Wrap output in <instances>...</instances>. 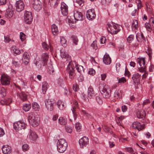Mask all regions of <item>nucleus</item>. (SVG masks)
I'll list each match as a JSON object with an SVG mask.
<instances>
[{
    "mask_svg": "<svg viewBox=\"0 0 154 154\" xmlns=\"http://www.w3.org/2000/svg\"><path fill=\"white\" fill-rule=\"evenodd\" d=\"M137 115L138 118H144L146 116L145 112L143 110L137 111Z\"/></svg>",
    "mask_w": 154,
    "mask_h": 154,
    "instance_id": "nucleus-25",
    "label": "nucleus"
},
{
    "mask_svg": "<svg viewBox=\"0 0 154 154\" xmlns=\"http://www.w3.org/2000/svg\"><path fill=\"white\" fill-rule=\"evenodd\" d=\"M15 6L16 11L18 12H20L24 9V3L21 0L18 1L16 2Z\"/></svg>",
    "mask_w": 154,
    "mask_h": 154,
    "instance_id": "nucleus-10",
    "label": "nucleus"
},
{
    "mask_svg": "<svg viewBox=\"0 0 154 154\" xmlns=\"http://www.w3.org/2000/svg\"><path fill=\"white\" fill-rule=\"evenodd\" d=\"M23 63L25 65H27L29 62V55L27 52L25 53L22 58Z\"/></svg>",
    "mask_w": 154,
    "mask_h": 154,
    "instance_id": "nucleus-21",
    "label": "nucleus"
},
{
    "mask_svg": "<svg viewBox=\"0 0 154 154\" xmlns=\"http://www.w3.org/2000/svg\"><path fill=\"white\" fill-rule=\"evenodd\" d=\"M132 27L134 28L135 29H137L138 27V23L137 20H135L133 21L132 23Z\"/></svg>",
    "mask_w": 154,
    "mask_h": 154,
    "instance_id": "nucleus-43",
    "label": "nucleus"
},
{
    "mask_svg": "<svg viewBox=\"0 0 154 154\" xmlns=\"http://www.w3.org/2000/svg\"><path fill=\"white\" fill-rule=\"evenodd\" d=\"M17 96H19L20 98L23 101L26 100L27 98V95L23 92L21 93H18Z\"/></svg>",
    "mask_w": 154,
    "mask_h": 154,
    "instance_id": "nucleus-34",
    "label": "nucleus"
},
{
    "mask_svg": "<svg viewBox=\"0 0 154 154\" xmlns=\"http://www.w3.org/2000/svg\"><path fill=\"white\" fill-rule=\"evenodd\" d=\"M77 102L76 101H74L73 102V105L71 110L72 111V113L73 115L74 119L75 120L76 119L77 114L76 111L75 109L76 108H79V106L78 105Z\"/></svg>",
    "mask_w": 154,
    "mask_h": 154,
    "instance_id": "nucleus-16",
    "label": "nucleus"
},
{
    "mask_svg": "<svg viewBox=\"0 0 154 154\" xmlns=\"http://www.w3.org/2000/svg\"><path fill=\"white\" fill-rule=\"evenodd\" d=\"M88 143V137L84 136L80 139L79 143L81 147L83 148L87 145Z\"/></svg>",
    "mask_w": 154,
    "mask_h": 154,
    "instance_id": "nucleus-14",
    "label": "nucleus"
},
{
    "mask_svg": "<svg viewBox=\"0 0 154 154\" xmlns=\"http://www.w3.org/2000/svg\"><path fill=\"white\" fill-rule=\"evenodd\" d=\"M25 35L22 32H20V38L21 41H22L24 40L25 38Z\"/></svg>",
    "mask_w": 154,
    "mask_h": 154,
    "instance_id": "nucleus-53",
    "label": "nucleus"
},
{
    "mask_svg": "<svg viewBox=\"0 0 154 154\" xmlns=\"http://www.w3.org/2000/svg\"><path fill=\"white\" fill-rule=\"evenodd\" d=\"M141 75L138 73H136L133 75L132 79L134 83H136L139 82Z\"/></svg>",
    "mask_w": 154,
    "mask_h": 154,
    "instance_id": "nucleus-24",
    "label": "nucleus"
},
{
    "mask_svg": "<svg viewBox=\"0 0 154 154\" xmlns=\"http://www.w3.org/2000/svg\"><path fill=\"white\" fill-rule=\"evenodd\" d=\"M48 57L47 53L42 54L41 60L36 59L34 60V63L38 69H40L42 67L47 65Z\"/></svg>",
    "mask_w": 154,
    "mask_h": 154,
    "instance_id": "nucleus-2",
    "label": "nucleus"
},
{
    "mask_svg": "<svg viewBox=\"0 0 154 154\" xmlns=\"http://www.w3.org/2000/svg\"><path fill=\"white\" fill-rule=\"evenodd\" d=\"M45 104L47 110L51 111L54 109V103L49 99H46L45 101Z\"/></svg>",
    "mask_w": 154,
    "mask_h": 154,
    "instance_id": "nucleus-11",
    "label": "nucleus"
},
{
    "mask_svg": "<svg viewBox=\"0 0 154 154\" xmlns=\"http://www.w3.org/2000/svg\"><path fill=\"white\" fill-rule=\"evenodd\" d=\"M43 48L46 50H47L50 48L49 46L46 42H44L42 43Z\"/></svg>",
    "mask_w": 154,
    "mask_h": 154,
    "instance_id": "nucleus-49",
    "label": "nucleus"
},
{
    "mask_svg": "<svg viewBox=\"0 0 154 154\" xmlns=\"http://www.w3.org/2000/svg\"><path fill=\"white\" fill-rule=\"evenodd\" d=\"M87 17L90 20H92L96 16V14L93 10L90 9L88 10L86 14Z\"/></svg>",
    "mask_w": 154,
    "mask_h": 154,
    "instance_id": "nucleus-18",
    "label": "nucleus"
},
{
    "mask_svg": "<svg viewBox=\"0 0 154 154\" xmlns=\"http://www.w3.org/2000/svg\"><path fill=\"white\" fill-rule=\"evenodd\" d=\"M14 14L13 10L12 9L8 8L7 11L6 13V15L9 18L11 17Z\"/></svg>",
    "mask_w": 154,
    "mask_h": 154,
    "instance_id": "nucleus-32",
    "label": "nucleus"
},
{
    "mask_svg": "<svg viewBox=\"0 0 154 154\" xmlns=\"http://www.w3.org/2000/svg\"><path fill=\"white\" fill-rule=\"evenodd\" d=\"M78 81L79 82H82L84 80V77L82 74H80L79 77L78 78Z\"/></svg>",
    "mask_w": 154,
    "mask_h": 154,
    "instance_id": "nucleus-55",
    "label": "nucleus"
},
{
    "mask_svg": "<svg viewBox=\"0 0 154 154\" xmlns=\"http://www.w3.org/2000/svg\"><path fill=\"white\" fill-rule=\"evenodd\" d=\"M32 6L36 11H38L42 8V4L39 0H33L32 2Z\"/></svg>",
    "mask_w": 154,
    "mask_h": 154,
    "instance_id": "nucleus-9",
    "label": "nucleus"
},
{
    "mask_svg": "<svg viewBox=\"0 0 154 154\" xmlns=\"http://www.w3.org/2000/svg\"><path fill=\"white\" fill-rule=\"evenodd\" d=\"M26 125L24 122H17L14 124V128L16 131L18 132L22 129H24Z\"/></svg>",
    "mask_w": 154,
    "mask_h": 154,
    "instance_id": "nucleus-7",
    "label": "nucleus"
},
{
    "mask_svg": "<svg viewBox=\"0 0 154 154\" xmlns=\"http://www.w3.org/2000/svg\"><path fill=\"white\" fill-rule=\"evenodd\" d=\"M28 120L29 124L34 127H36L39 125L40 121L38 116L33 113L29 114Z\"/></svg>",
    "mask_w": 154,
    "mask_h": 154,
    "instance_id": "nucleus-3",
    "label": "nucleus"
},
{
    "mask_svg": "<svg viewBox=\"0 0 154 154\" xmlns=\"http://www.w3.org/2000/svg\"><path fill=\"white\" fill-rule=\"evenodd\" d=\"M96 44L94 42H93L91 45V46L94 49H96L97 48Z\"/></svg>",
    "mask_w": 154,
    "mask_h": 154,
    "instance_id": "nucleus-59",
    "label": "nucleus"
},
{
    "mask_svg": "<svg viewBox=\"0 0 154 154\" xmlns=\"http://www.w3.org/2000/svg\"><path fill=\"white\" fill-rule=\"evenodd\" d=\"M94 96V90L91 87L88 88V97L90 98H93Z\"/></svg>",
    "mask_w": 154,
    "mask_h": 154,
    "instance_id": "nucleus-27",
    "label": "nucleus"
},
{
    "mask_svg": "<svg viewBox=\"0 0 154 154\" xmlns=\"http://www.w3.org/2000/svg\"><path fill=\"white\" fill-rule=\"evenodd\" d=\"M29 148L28 145L26 144H24L22 146V149L23 151H27L29 149Z\"/></svg>",
    "mask_w": 154,
    "mask_h": 154,
    "instance_id": "nucleus-48",
    "label": "nucleus"
},
{
    "mask_svg": "<svg viewBox=\"0 0 154 154\" xmlns=\"http://www.w3.org/2000/svg\"><path fill=\"white\" fill-rule=\"evenodd\" d=\"M61 11L63 15L66 16L68 14V7L64 2H62L61 3Z\"/></svg>",
    "mask_w": 154,
    "mask_h": 154,
    "instance_id": "nucleus-12",
    "label": "nucleus"
},
{
    "mask_svg": "<svg viewBox=\"0 0 154 154\" xmlns=\"http://www.w3.org/2000/svg\"><path fill=\"white\" fill-rule=\"evenodd\" d=\"M60 42L61 45L65 47L66 45V40L63 37H61L60 38Z\"/></svg>",
    "mask_w": 154,
    "mask_h": 154,
    "instance_id": "nucleus-41",
    "label": "nucleus"
},
{
    "mask_svg": "<svg viewBox=\"0 0 154 154\" xmlns=\"http://www.w3.org/2000/svg\"><path fill=\"white\" fill-rule=\"evenodd\" d=\"M76 2L80 6L83 5L84 0H75Z\"/></svg>",
    "mask_w": 154,
    "mask_h": 154,
    "instance_id": "nucleus-54",
    "label": "nucleus"
},
{
    "mask_svg": "<svg viewBox=\"0 0 154 154\" xmlns=\"http://www.w3.org/2000/svg\"><path fill=\"white\" fill-rule=\"evenodd\" d=\"M11 101L10 99H4L1 101V103L2 105H8L11 103Z\"/></svg>",
    "mask_w": 154,
    "mask_h": 154,
    "instance_id": "nucleus-37",
    "label": "nucleus"
},
{
    "mask_svg": "<svg viewBox=\"0 0 154 154\" xmlns=\"http://www.w3.org/2000/svg\"><path fill=\"white\" fill-rule=\"evenodd\" d=\"M99 90L104 98H108L110 95V90L108 88L107 86H103V85H100Z\"/></svg>",
    "mask_w": 154,
    "mask_h": 154,
    "instance_id": "nucleus-5",
    "label": "nucleus"
},
{
    "mask_svg": "<svg viewBox=\"0 0 154 154\" xmlns=\"http://www.w3.org/2000/svg\"><path fill=\"white\" fill-rule=\"evenodd\" d=\"M13 63L15 66L18 67L19 66L20 62L18 61H16L14 60L13 62Z\"/></svg>",
    "mask_w": 154,
    "mask_h": 154,
    "instance_id": "nucleus-57",
    "label": "nucleus"
},
{
    "mask_svg": "<svg viewBox=\"0 0 154 154\" xmlns=\"http://www.w3.org/2000/svg\"><path fill=\"white\" fill-rule=\"evenodd\" d=\"M96 99L99 104H101L102 103V100L99 96L96 97Z\"/></svg>",
    "mask_w": 154,
    "mask_h": 154,
    "instance_id": "nucleus-52",
    "label": "nucleus"
},
{
    "mask_svg": "<svg viewBox=\"0 0 154 154\" xmlns=\"http://www.w3.org/2000/svg\"><path fill=\"white\" fill-rule=\"evenodd\" d=\"M29 137L31 140L35 141L38 138V136L34 132L30 131Z\"/></svg>",
    "mask_w": 154,
    "mask_h": 154,
    "instance_id": "nucleus-23",
    "label": "nucleus"
},
{
    "mask_svg": "<svg viewBox=\"0 0 154 154\" xmlns=\"http://www.w3.org/2000/svg\"><path fill=\"white\" fill-rule=\"evenodd\" d=\"M58 122L61 125H65L66 123V120L63 117H60L58 119Z\"/></svg>",
    "mask_w": 154,
    "mask_h": 154,
    "instance_id": "nucleus-38",
    "label": "nucleus"
},
{
    "mask_svg": "<svg viewBox=\"0 0 154 154\" xmlns=\"http://www.w3.org/2000/svg\"><path fill=\"white\" fill-rule=\"evenodd\" d=\"M2 150L3 152L5 154L10 153L11 152V147L8 145L3 146L2 147Z\"/></svg>",
    "mask_w": 154,
    "mask_h": 154,
    "instance_id": "nucleus-22",
    "label": "nucleus"
},
{
    "mask_svg": "<svg viewBox=\"0 0 154 154\" xmlns=\"http://www.w3.org/2000/svg\"><path fill=\"white\" fill-rule=\"evenodd\" d=\"M51 30L53 34L55 35H57L58 32L57 26L55 24H53L51 26Z\"/></svg>",
    "mask_w": 154,
    "mask_h": 154,
    "instance_id": "nucleus-29",
    "label": "nucleus"
},
{
    "mask_svg": "<svg viewBox=\"0 0 154 154\" xmlns=\"http://www.w3.org/2000/svg\"><path fill=\"white\" fill-rule=\"evenodd\" d=\"M104 63L107 65L109 64L111 62V58L109 55L105 54L103 59Z\"/></svg>",
    "mask_w": 154,
    "mask_h": 154,
    "instance_id": "nucleus-26",
    "label": "nucleus"
},
{
    "mask_svg": "<svg viewBox=\"0 0 154 154\" xmlns=\"http://www.w3.org/2000/svg\"><path fill=\"white\" fill-rule=\"evenodd\" d=\"M11 50L12 52L14 54H19L20 53V51L18 48L15 46H13L11 48Z\"/></svg>",
    "mask_w": 154,
    "mask_h": 154,
    "instance_id": "nucleus-31",
    "label": "nucleus"
},
{
    "mask_svg": "<svg viewBox=\"0 0 154 154\" xmlns=\"http://www.w3.org/2000/svg\"><path fill=\"white\" fill-rule=\"evenodd\" d=\"M0 93L2 95V97H4L6 95V91L5 89L2 87L0 89Z\"/></svg>",
    "mask_w": 154,
    "mask_h": 154,
    "instance_id": "nucleus-46",
    "label": "nucleus"
},
{
    "mask_svg": "<svg viewBox=\"0 0 154 154\" xmlns=\"http://www.w3.org/2000/svg\"><path fill=\"white\" fill-rule=\"evenodd\" d=\"M134 38V36L133 35H130L127 38L128 42L130 43L133 40Z\"/></svg>",
    "mask_w": 154,
    "mask_h": 154,
    "instance_id": "nucleus-47",
    "label": "nucleus"
},
{
    "mask_svg": "<svg viewBox=\"0 0 154 154\" xmlns=\"http://www.w3.org/2000/svg\"><path fill=\"white\" fill-rule=\"evenodd\" d=\"M5 134L4 130L1 128H0V137L3 136Z\"/></svg>",
    "mask_w": 154,
    "mask_h": 154,
    "instance_id": "nucleus-64",
    "label": "nucleus"
},
{
    "mask_svg": "<svg viewBox=\"0 0 154 154\" xmlns=\"http://www.w3.org/2000/svg\"><path fill=\"white\" fill-rule=\"evenodd\" d=\"M83 115V116L85 117L86 119H89V118L92 119V117L85 110H82L81 111Z\"/></svg>",
    "mask_w": 154,
    "mask_h": 154,
    "instance_id": "nucleus-36",
    "label": "nucleus"
},
{
    "mask_svg": "<svg viewBox=\"0 0 154 154\" xmlns=\"http://www.w3.org/2000/svg\"><path fill=\"white\" fill-rule=\"evenodd\" d=\"M75 67L80 74H82L83 72V68L82 66L76 64L75 62L74 61L69 63L68 65L67 70L69 73V77L71 79H73L75 75L74 69Z\"/></svg>",
    "mask_w": 154,
    "mask_h": 154,
    "instance_id": "nucleus-1",
    "label": "nucleus"
},
{
    "mask_svg": "<svg viewBox=\"0 0 154 154\" xmlns=\"http://www.w3.org/2000/svg\"><path fill=\"white\" fill-rule=\"evenodd\" d=\"M106 38L104 37H102L100 39V43L101 44H104L105 43Z\"/></svg>",
    "mask_w": 154,
    "mask_h": 154,
    "instance_id": "nucleus-62",
    "label": "nucleus"
},
{
    "mask_svg": "<svg viewBox=\"0 0 154 154\" xmlns=\"http://www.w3.org/2000/svg\"><path fill=\"white\" fill-rule=\"evenodd\" d=\"M114 96L117 99L120 98L121 97V91L119 90H116L114 92Z\"/></svg>",
    "mask_w": 154,
    "mask_h": 154,
    "instance_id": "nucleus-39",
    "label": "nucleus"
},
{
    "mask_svg": "<svg viewBox=\"0 0 154 154\" xmlns=\"http://www.w3.org/2000/svg\"><path fill=\"white\" fill-rule=\"evenodd\" d=\"M136 38L137 41L139 42H141L145 39V37L142 33H138L136 35Z\"/></svg>",
    "mask_w": 154,
    "mask_h": 154,
    "instance_id": "nucleus-28",
    "label": "nucleus"
},
{
    "mask_svg": "<svg viewBox=\"0 0 154 154\" xmlns=\"http://www.w3.org/2000/svg\"><path fill=\"white\" fill-rule=\"evenodd\" d=\"M57 105L60 110H63L65 108L64 103L60 100L58 101L57 103Z\"/></svg>",
    "mask_w": 154,
    "mask_h": 154,
    "instance_id": "nucleus-35",
    "label": "nucleus"
},
{
    "mask_svg": "<svg viewBox=\"0 0 154 154\" xmlns=\"http://www.w3.org/2000/svg\"><path fill=\"white\" fill-rule=\"evenodd\" d=\"M61 56L63 59L66 60V61H67L66 63H68L69 64L71 62H72L71 60L70 57L65 52L63 51L61 52Z\"/></svg>",
    "mask_w": 154,
    "mask_h": 154,
    "instance_id": "nucleus-19",
    "label": "nucleus"
},
{
    "mask_svg": "<svg viewBox=\"0 0 154 154\" xmlns=\"http://www.w3.org/2000/svg\"><path fill=\"white\" fill-rule=\"evenodd\" d=\"M145 26L147 30L149 32L151 31V29L150 28V24L148 23H146L145 24Z\"/></svg>",
    "mask_w": 154,
    "mask_h": 154,
    "instance_id": "nucleus-51",
    "label": "nucleus"
},
{
    "mask_svg": "<svg viewBox=\"0 0 154 154\" xmlns=\"http://www.w3.org/2000/svg\"><path fill=\"white\" fill-rule=\"evenodd\" d=\"M75 127L77 131L79 132L80 131L82 126L80 123L79 122L76 123L75 124Z\"/></svg>",
    "mask_w": 154,
    "mask_h": 154,
    "instance_id": "nucleus-45",
    "label": "nucleus"
},
{
    "mask_svg": "<svg viewBox=\"0 0 154 154\" xmlns=\"http://www.w3.org/2000/svg\"><path fill=\"white\" fill-rule=\"evenodd\" d=\"M66 130L67 132L71 133L72 132V129L71 127H67L66 128Z\"/></svg>",
    "mask_w": 154,
    "mask_h": 154,
    "instance_id": "nucleus-58",
    "label": "nucleus"
},
{
    "mask_svg": "<svg viewBox=\"0 0 154 154\" xmlns=\"http://www.w3.org/2000/svg\"><path fill=\"white\" fill-rule=\"evenodd\" d=\"M32 106L33 109H34L35 111L39 110V106L37 103H32Z\"/></svg>",
    "mask_w": 154,
    "mask_h": 154,
    "instance_id": "nucleus-40",
    "label": "nucleus"
},
{
    "mask_svg": "<svg viewBox=\"0 0 154 154\" xmlns=\"http://www.w3.org/2000/svg\"><path fill=\"white\" fill-rule=\"evenodd\" d=\"M42 91L43 93L45 94L48 86V83L46 82H44L42 83Z\"/></svg>",
    "mask_w": 154,
    "mask_h": 154,
    "instance_id": "nucleus-30",
    "label": "nucleus"
},
{
    "mask_svg": "<svg viewBox=\"0 0 154 154\" xmlns=\"http://www.w3.org/2000/svg\"><path fill=\"white\" fill-rule=\"evenodd\" d=\"M117 79L118 80V83H124L126 81L125 78L123 77L120 79H119V78H117Z\"/></svg>",
    "mask_w": 154,
    "mask_h": 154,
    "instance_id": "nucleus-50",
    "label": "nucleus"
},
{
    "mask_svg": "<svg viewBox=\"0 0 154 154\" xmlns=\"http://www.w3.org/2000/svg\"><path fill=\"white\" fill-rule=\"evenodd\" d=\"M121 26L118 25L117 26L114 25L112 23V25L110 24H108L107 28L108 31L112 34H116L119 31L120 29L119 28L121 27Z\"/></svg>",
    "mask_w": 154,
    "mask_h": 154,
    "instance_id": "nucleus-6",
    "label": "nucleus"
},
{
    "mask_svg": "<svg viewBox=\"0 0 154 154\" xmlns=\"http://www.w3.org/2000/svg\"><path fill=\"white\" fill-rule=\"evenodd\" d=\"M138 70L140 72L143 73L144 74L142 75V78L144 79L146 78L148 75L147 72H146V66H141L140 67L138 68Z\"/></svg>",
    "mask_w": 154,
    "mask_h": 154,
    "instance_id": "nucleus-20",
    "label": "nucleus"
},
{
    "mask_svg": "<svg viewBox=\"0 0 154 154\" xmlns=\"http://www.w3.org/2000/svg\"><path fill=\"white\" fill-rule=\"evenodd\" d=\"M149 70L150 72H154V66L153 65H151L149 68Z\"/></svg>",
    "mask_w": 154,
    "mask_h": 154,
    "instance_id": "nucleus-61",
    "label": "nucleus"
},
{
    "mask_svg": "<svg viewBox=\"0 0 154 154\" xmlns=\"http://www.w3.org/2000/svg\"><path fill=\"white\" fill-rule=\"evenodd\" d=\"M88 73L91 75H93L95 73V71L93 69H90L88 71Z\"/></svg>",
    "mask_w": 154,
    "mask_h": 154,
    "instance_id": "nucleus-56",
    "label": "nucleus"
},
{
    "mask_svg": "<svg viewBox=\"0 0 154 154\" xmlns=\"http://www.w3.org/2000/svg\"><path fill=\"white\" fill-rule=\"evenodd\" d=\"M73 89L75 91H77L79 89L78 86L76 84L73 85Z\"/></svg>",
    "mask_w": 154,
    "mask_h": 154,
    "instance_id": "nucleus-60",
    "label": "nucleus"
},
{
    "mask_svg": "<svg viewBox=\"0 0 154 154\" xmlns=\"http://www.w3.org/2000/svg\"><path fill=\"white\" fill-rule=\"evenodd\" d=\"M144 124L141 125L140 123L138 122H134L132 125V127L133 128L137 129L139 131L142 130L144 128Z\"/></svg>",
    "mask_w": 154,
    "mask_h": 154,
    "instance_id": "nucleus-15",
    "label": "nucleus"
},
{
    "mask_svg": "<svg viewBox=\"0 0 154 154\" xmlns=\"http://www.w3.org/2000/svg\"><path fill=\"white\" fill-rule=\"evenodd\" d=\"M71 38L73 43L75 44V45H77L79 41L77 37L75 35H72V36Z\"/></svg>",
    "mask_w": 154,
    "mask_h": 154,
    "instance_id": "nucleus-44",
    "label": "nucleus"
},
{
    "mask_svg": "<svg viewBox=\"0 0 154 154\" xmlns=\"http://www.w3.org/2000/svg\"><path fill=\"white\" fill-rule=\"evenodd\" d=\"M31 108V106L30 104H26L24 105L23 107V109L25 111H28Z\"/></svg>",
    "mask_w": 154,
    "mask_h": 154,
    "instance_id": "nucleus-42",
    "label": "nucleus"
},
{
    "mask_svg": "<svg viewBox=\"0 0 154 154\" xmlns=\"http://www.w3.org/2000/svg\"><path fill=\"white\" fill-rule=\"evenodd\" d=\"M83 15L82 13L76 10L74 11V17L76 20H81L82 19Z\"/></svg>",
    "mask_w": 154,
    "mask_h": 154,
    "instance_id": "nucleus-17",
    "label": "nucleus"
},
{
    "mask_svg": "<svg viewBox=\"0 0 154 154\" xmlns=\"http://www.w3.org/2000/svg\"><path fill=\"white\" fill-rule=\"evenodd\" d=\"M67 146V143L64 139L58 140L57 143V149L60 153L63 152L66 149Z\"/></svg>",
    "mask_w": 154,
    "mask_h": 154,
    "instance_id": "nucleus-4",
    "label": "nucleus"
},
{
    "mask_svg": "<svg viewBox=\"0 0 154 154\" xmlns=\"http://www.w3.org/2000/svg\"><path fill=\"white\" fill-rule=\"evenodd\" d=\"M33 17L31 12L26 11L24 14V20L26 23L30 24L32 22Z\"/></svg>",
    "mask_w": 154,
    "mask_h": 154,
    "instance_id": "nucleus-8",
    "label": "nucleus"
},
{
    "mask_svg": "<svg viewBox=\"0 0 154 154\" xmlns=\"http://www.w3.org/2000/svg\"><path fill=\"white\" fill-rule=\"evenodd\" d=\"M0 80L1 83L3 85H7L10 83V78L6 75H2L1 76Z\"/></svg>",
    "mask_w": 154,
    "mask_h": 154,
    "instance_id": "nucleus-13",
    "label": "nucleus"
},
{
    "mask_svg": "<svg viewBox=\"0 0 154 154\" xmlns=\"http://www.w3.org/2000/svg\"><path fill=\"white\" fill-rule=\"evenodd\" d=\"M137 61L140 66H146L145 63L144 58H138Z\"/></svg>",
    "mask_w": 154,
    "mask_h": 154,
    "instance_id": "nucleus-33",
    "label": "nucleus"
},
{
    "mask_svg": "<svg viewBox=\"0 0 154 154\" xmlns=\"http://www.w3.org/2000/svg\"><path fill=\"white\" fill-rule=\"evenodd\" d=\"M149 55V59H150L152 57V52L151 51V50L150 49H149L148 52L147 53Z\"/></svg>",
    "mask_w": 154,
    "mask_h": 154,
    "instance_id": "nucleus-63",
    "label": "nucleus"
}]
</instances>
